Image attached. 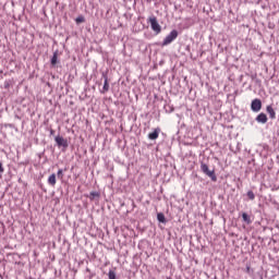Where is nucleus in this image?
<instances>
[{
  "mask_svg": "<svg viewBox=\"0 0 279 279\" xmlns=\"http://www.w3.org/2000/svg\"><path fill=\"white\" fill-rule=\"evenodd\" d=\"M201 171L207 175V178H210L211 182H217V174H215V170H210L208 165H206L204 161L201 162Z\"/></svg>",
  "mask_w": 279,
  "mask_h": 279,
  "instance_id": "nucleus-1",
  "label": "nucleus"
},
{
  "mask_svg": "<svg viewBox=\"0 0 279 279\" xmlns=\"http://www.w3.org/2000/svg\"><path fill=\"white\" fill-rule=\"evenodd\" d=\"M148 23H150V27L155 34H160V32H162V26H160L156 16L148 17Z\"/></svg>",
  "mask_w": 279,
  "mask_h": 279,
  "instance_id": "nucleus-2",
  "label": "nucleus"
},
{
  "mask_svg": "<svg viewBox=\"0 0 279 279\" xmlns=\"http://www.w3.org/2000/svg\"><path fill=\"white\" fill-rule=\"evenodd\" d=\"M175 38H178V31L172 29L170 34L162 40L161 47H167L168 45H171V43H173Z\"/></svg>",
  "mask_w": 279,
  "mask_h": 279,
  "instance_id": "nucleus-3",
  "label": "nucleus"
},
{
  "mask_svg": "<svg viewBox=\"0 0 279 279\" xmlns=\"http://www.w3.org/2000/svg\"><path fill=\"white\" fill-rule=\"evenodd\" d=\"M252 112H260L263 110V101L259 98H255L251 102Z\"/></svg>",
  "mask_w": 279,
  "mask_h": 279,
  "instance_id": "nucleus-4",
  "label": "nucleus"
},
{
  "mask_svg": "<svg viewBox=\"0 0 279 279\" xmlns=\"http://www.w3.org/2000/svg\"><path fill=\"white\" fill-rule=\"evenodd\" d=\"M102 80L104 81V86L102 89L100 90L101 95H106L108 90H110V84L108 83V72H101Z\"/></svg>",
  "mask_w": 279,
  "mask_h": 279,
  "instance_id": "nucleus-5",
  "label": "nucleus"
},
{
  "mask_svg": "<svg viewBox=\"0 0 279 279\" xmlns=\"http://www.w3.org/2000/svg\"><path fill=\"white\" fill-rule=\"evenodd\" d=\"M54 142L57 143L58 147H63L64 149H66V147H69V141L60 135H57L54 137Z\"/></svg>",
  "mask_w": 279,
  "mask_h": 279,
  "instance_id": "nucleus-6",
  "label": "nucleus"
},
{
  "mask_svg": "<svg viewBox=\"0 0 279 279\" xmlns=\"http://www.w3.org/2000/svg\"><path fill=\"white\" fill-rule=\"evenodd\" d=\"M255 121L257 123H262V125H265V123H267V121H269V119L267 118V114L262 112L259 113L256 118Z\"/></svg>",
  "mask_w": 279,
  "mask_h": 279,
  "instance_id": "nucleus-7",
  "label": "nucleus"
},
{
  "mask_svg": "<svg viewBox=\"0 0 279 279\" xmlns=\"http://www.w3.org/2000/svg\"><path fill=\"white\" fill-rule=\"evenodd\" d=\"M158 136H160V128L155 129L154 132L148 134L149 141H156Z\"/></svg>",
  "mask_w": 279,
  "mask_h": 279,
  "instance_id": "nucleus-8",
  "label": "nucleus"
},
{
  "mask_svg": "<svg viewBox=\"0 0 279 279\" xmlns=\"http://www.w3.org/2000/svg\"><path fill=\"white\" fill-rule=\"evenodd\" d=\"M266 112H268L269 119H276V110H274V107H271V105H268L266 107Z\"/></svg>",
  "mask_w": 279,
  "mask_h": 279,
  "instance_id": "nucleus-9",
  "label": "nucleus"
},
{
  "mask_svg": "<svg viewBox=\"0 0 279 279\" xmlns=\"http://www.w3.org/2000/svg\"><path fill=\"white\" fill-rule=\"evenodd\" d=\"M50 64H51V66H56V64H58V50H56L53 52V56H52V58L50 60Z\"/></svg>",
  "mask_w": 279,
  "mask_h": 279,
  "instance_id": "nucleus-10",
  "label": "nucleus"
},
{
  "mask_svg": "<svg viewBox=\"0 0 279 279\" xmlns=\"http://www.w3.org/2000/svg\"><path fill=\"white\" fill-rule=\"evenodd\" d=\"M242 219H243L244 223H247V226H250V223H252V218L250 217V215H247V213L242 214Z\"/></svg>",
  "mask_w": 279,
  "mask_h": 279,
  "instance_id": "nucleus-11",
  "label": "nucleus"
},
{
  "mask_svg": "<svg viewBox=\"0 0 279 279\" xmlns=\"http://www.w3.org/2000/svg\"><path fill=\"white\" fill-rule=\"evenodd\" d=\"M56 173H52V174H50L49 175V178H48V184L50 185V186H56Z\"/></svg>",
  "mask_w": 279,
  "mask_h": 279,
  "instance_id": "nucleus-12",
  "label": "nucleus"
},
{
  "mask_svg": "<svg viewBox=\"0 0 279 279\" xmlns=\"http://www.w3.org/2000/svg\"><path fill=\"white\" fill-rule=\"evenodd\" d=\"M157 220L159 221V223H167V218L162 213L157 214Z\"/></svg>",
  "mask_w": 279,
  "mask_h": 279,
  "instance_id": "nucleus-13",
  "label": "nucleus"
},
{
  "mask_svg": "<svg viewBox=\"0 0 279 279\" xmlns=\"http://www.w3.org/2000/svg\"><path fill=\"white\" fill-rule=\"evenodd\" d=\"M88 197L93 202V201L99 198V192H90Z\"/></svg>",
  "mask_w": 279,
  "mask_h": 279,
  "instance_id": "nucleus-14",
  "label": "nucleus"
},
{
  "mask_svg": "<svg viewBox=\"0 0 279 279\" xmlns=\"http://www.w3.org/2000/svg\"><path fill=\"white\" fill-rule=\"evenodd\" d=\"M86 19H84V15H80L75 19V23L80 25V23H85Z\"/></svg>",
  "mask_w": 279,
  "mask_h": 279,
  "instance_id": "nucleus-15",
  "label": "nucleus"
},
{
  "mask_svg": "<svg viewBox=\"0 0 279 279\" xmlns=\"http://www.w3.org/2000/svg\"><path fill=\"white\" fill-rule=\"evenodd\" d=\"M246 195H247L248 199H251L252 202H254V199H256V195L254 194L253 191H248L246 193Z\"/></svg>",
  "mask_w": 279,
  "mask_h": 279,
  "instance_id": "nucleus-16",
  "label": "nucleus"
},
{
  "mask_svg": "<svg viewBox=\"0 0 279 279\" xmlns=\"http://www.w3.org/2000/svg\"><path fill=\"white\" fill-rule=\"evenodd\" d=\"M57 178H58L59 180H62V178H64V170L59 169L58 172H57Z\"/></svg>",
  "mask_w": 279,
  "mask_h": 279,
  "instance_id": "nucleus-17",
  "label": "nucleus"
},
{
  "mask_svg": "<svg viewBox=\"0 0 279 279\" xmlns=\"http://www.w3.org/2000/svg\"><path fill=\"white\" fill-rule=\"evenodd\" d=\"M108 278L109 279H117V272H114V270H109Z\"/></svg>",
  "mask_w": 279,
  "mask_h": 279,
  "instance_id": "nucleus-18",
  "label": "nucleus"
},
{
  "mask_svg": "<svg viewBox=\"0 0 279 279\" xmlns=\"http://www.w3.org/2000/svg\"><path fill=\"white\" fill-rule=\"evenodd\" d=\"M3 171H5V170L3 169V162L0 161V175L3 173Z\"/></svg>",
  "mask_w": 279,
  "mask_h": 279,
  "instance_id": "nucleus-19",
  "label": "nucleus"
},
{
  "mask_svg": "<svg viewBox=\"0 0 279 279\" xmlns=\"http://www.w3.org/2000/svg\"><path fill=\"white\" fill-rule=\"evenodd\" d=\"M56 134V131L53 129L50 130V135L53 136Z\"/></svg>",
  "mask_w": 279,
  "mask_h": 279,
  "instance_id": "nucleus-20",
  "label": "nucleus"
},
{
  "mask_svg": "<svg viewBox=\"0 0 279 279\" xmlns=\"http://www.w3.org/2000/svg\"><path fill=\"white\" fill-rule=\"evenodd\" d=\"M4 88H10V83H4Z\"/></svg>",
  "mask_w": 279,
  "mask_h": 279,
  "instance_id": "nucleus-21",
  "label": "nucleus"
},
{
  "mask_svg": "<svg viewBox=\"0 0 279 279\" xmlns=\"http://www.w3.org/2000/svg\"><path fill=\"white\" fill-rule=\"evenodd\" d=\"M86 271H87L88 274H90V268H86Z\"/></svg>",
  "mask_w": 279,
  "mask_h": 279,
  "instance_id": "nucleus-22",
  "label": "nucleus"
},
{
  "mask_svg": "<svg viewBox=\"0 0 279 279\" xmlns=\"http://www.w3.org/2000/svg\"><path fill=\"white\" fill-rule=\"evenodd\" d=\"M93 278V275H89V279Z\"/></svg>",
  "mask_w": 279,
  "mask_h": 279,
  "instance_id": "nucleus-23",
  "label": "nucleus"
}]
</instances>
